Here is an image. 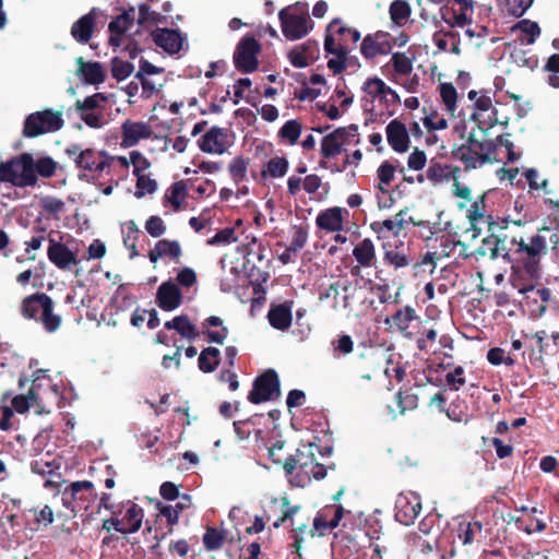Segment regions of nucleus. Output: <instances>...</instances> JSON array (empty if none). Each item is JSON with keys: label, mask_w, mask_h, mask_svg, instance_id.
Instances as JSON below:
<instances>
[{"label": "nucleus", "mask_w": 559, "mask_h": 559, "mask_svg": "<svg viewBox=\"0 0 559 559\" xmlns=\"http://www.w3.org/2000/svg\"><path fill=\"white\" fill-rule=\"evenodd\" d=\"M549 231L550 227L545 225L526 238L512 237V249L506 251L502 258L512 262L514 272L523 273L531 281H538L543 271L542 260L547 255L545 234Z\"/></svg>", "instance_id": "1"}, {"label": "nucleus", "mask_w": 559, "mask_h": 559, "mask_svg": "<svg viewBox=\"0 0 559 559\" xmlns=\"http://www.w3.org/2000/svg\"><path fill=\"white\" fill-rule=\"evenodd\" d=\"M301 510L300 506H292L290 500L284 496L282 498H272L264 507V514L262 518L266 521H273V527L278 528L285 523L289 522L292 531L295 532L294 539L295 546L300 547L302 538L300 535L307 532L308 523H297L295 515Z\"/></svg>", "instance_id": "2"}, {"label": "nucleus", "mask_w": 559, "mask_h": 559, "mask_svg": "<svg viewBox=\"0 0 559 559\" xmlns=\"http://www.w3.org/2000/svg\"><path fill=\"white\" fill-rule=\"evenodd\" d=\"M38 181L34 174L33 156L23 153L8 162L0 163V182H10L15 187H34Z\"/></svg>", "instance_id": "3"}, {"label": "nucleus", "mask_w": 559, "mask_h": 559, "mask_svg": "<svg viewBox=\"0 0 559 559\" xmlns=\"http://www.w3.org/2000/svg\"><path fill=\"white\" fill-rule=\"evenodd\" d=\"M64 153L70 158H73L78 169L88 171L97 177L105 169L109 168L115 160V157L105 151H96L94 148L82 150L79 144L69 145L66 147Z\"/></svg>", "instance_id": "4"}, {"label": "nucleus", "mask_w": 559, "mask_h": 559, "mask_svg": "<svg viewBox=\"0 0 559 559\" xmlns=\"http://www.w3.org/2000/svg\"><path fill=\"white\" fill-rule=\"evenodd\" d=\"M285 447V441L277 440L270 449H269V457L272 460L274 464L281 465L285 474L287 476L293 475L295 469L299 467L304 471L305 474H309V468H311L314 464L316 453L314 450H318V447L311 442L304 444L302 448L296 450V454L287 456L285 460L281 457H275V450H283Z\"/></svg>", "instance_id": "5"}, {"label": "nucleus", "mask_w": 559, "mask_h": 559, "mask_svg": "<svg viewBox=\"0 0 559 559\" xmlns=\"http://www.w3.org/2000/svg\"><path fill=\"white\" fill-rule=\"evenodd\" d=\"M64 126L62 112L52 109H44L29 114L23 124L24 138L33 139L46 133H53Z\"/></svg>", "instance_id": "6"}, {"label": "nucleus", "mask_w": 559, "mask_h": 559, "mask_svg": "<svg viewBox=\"0 0 559 559\" xmlns=\"http://www.w3.org/2000/svg\"><path fill=\"white\" fill-rule=\"evenodd\" d=\"M485 142L476 139L471 132L465 142L462 144H453L451 148V157L464 164V170L471 171L487 163H491V157L485 151Z\"/></svg>", "instance_id": "7"}, {"label": "nucleus", "mask_w": 559, "mask_h": 559, "mask_svg": "<svg viewBox=\"0 0 559 559\" xmlns=\"http://www.w3.org/2000/svg\"><path fill=\"white\" fill-rule=\"evenodd\" d=\"M281 395V383L274 369H266L255 377L247 399L252 404L274 401Z\"/></svg>", "instance_id": "8"}, {"label": "nucleus", "mask_w": 559, "mask_h": 559, "mask_svg": "<svg viewBox=\"0 0 559 559\" xmlns=\"http://www.w3.org/2000/svg\"><path fill=\"white\" fill-rule=\"evenodd\" d=\"M475 11L474 0H447L439 10L441 20L451 28L472 24Z\"/></svg>", "instance_id": "9"}, {"label": "nucleus", "mask_w": 559, "mask_h": 559, "mask_svg": "<svg viewBox=\"0 0 559 559\" xmlns=\"http://www.w3.org/2000/svg\"><path fill=\"white\" fill-rule=\"evenodd\" d=\"M97 495L90 480L73 481L62 492V502L73 511H88Z\"/></svg>", "instance_id": "10"}, {"label": "nucleus", "mask_w": 559, "mask_h": 559, "mask_svg": "<svg viewBox=\"0 0 559 559\" xmlns=\"http://www.w3.org/2000/svg\"><path fill=\"white\" fill-rule=\"evenodd\" d=\"M261 51L260 43L253 36H245L234 52L235 68L242 73H251L258 69V55Z\"/></svg>", "instance_id": "11"}, {"label": "nucleus", "mask_w": 559, "mask_h": 559, "mask_svg": "<svg viewBox=\"0 0 559 559\" xmlns=\"http://www.w3.org/2000/svg\"><path fill=\"white\" fill-rule=\"evenodd\" d=\"M486 219L490 234L483 239L479 253L483 255L488 254L490 259L495 260L500 255V250L506 251L504 241L507 237L497 233L507 229L509 221L502 219L499 222L493 219L491 215H488Z\"/></svg>", "instance_id": "12"}, {"label": "nucleus", "mask_w": 559, "mask_h": 559, "mask_svg": "<svg viewBox=\"0 0 559 559\" xmlns=\"http://www.w3.org/2000/svg\"><path fill=\"white\" fill-rule=\"evenodd\" d=\"M519 293L525 295V305L530 314L534 318L543 317L550 302L554 301L552 292L548 287H536L535 285L523 286Z\"/></svg>", "instance_id": "13"}, {"label": "nucleus", "mask_w": 559, "mask_h": 559, "mask_svg": "<svg viewBox=\"0 0 559 559\" xmlns=\"http://www.w3.org/2000/svg\"><path fill=\"white\" fill-rule=\"evenodd\" d=\"M282 32L289 40L299 39L312 28V21L307 15H299L289 9H283L278 13Z\"/></svg>", "instance_id": "14"}, {"label": "nucleus", "mask_w": 559, "mask_h": 559, "mask_svg": "<svg viewBox=\"0 0 559 559\" xmlns=\"http://www.w3.org/2000/svg\"><path fill=\"white\" fill-rule=\"evenodd\" d=\"M421 511V498L414 491L401 492L395 500L394 518L408 526L415 522Z\"/></svg>", "instance_id": "15"}, {"label": "nucleus", "mask_w": 559, "mask_h": 559, "mask_svg": "<svg viewBox=\"0 0 559 559\" xmlns=\"http://www.w3.org/2000/svg\"><path fill=\"white\" fill-rule=\"evenodd\" d=\"M391 35L386 32L368 34L361 41L360 52L366 59H374L377 56H386L392 50Z\"/></svg>", "instance_id": "16"}, {"label": "nucleus", "mask_w": 559, "mask_h": 559, "mask_svg": "<svg viewBox=\"0 0 559 559\" xmlns=\"http://www.w3.org/2000/svg\"><path fill=\"white\" fill-rule=\"evenodd\" d=\"M343 516L344 508L342 506H325L313 519V527H308L307 531L312 537L316 535V532H319L321 535L328 530L337 527Z\"/></svg>", "instance_id": "17"}, {"label": "nucleus", "mask_w": 559, "mask_h": 559, "mask_svg": "<svg viewBox=\"0 0 559 559\" xmlns=\"http://www.w3.org/2000/svg\"><path fill=\"white\" fill-rule=\"evenodd\" d=\"M227 130L219 127H212L198 141L202 152L209 154H223L228 147Z\"/></svg>", "instance_id": "18"}, {"label": "nucleus", "mask_w": 559, "mask_h": 559, "mask_svg": "<svg viewBox=\"0 0 559 559\" xmlns=\"http://www.w3.org/2000/svg\"><path fill=\"white\" fill-rule=\"evenodd\" d=\"M182 293L171 280L163 282L156 292V304L164 311H173L182 304Z\"/></svg>", "instance_id": "19"}, {"label": "nucleus", "mask_w": 559, "mask_h": 559, "mask_svg": "<svg viewBox=\"0 0 559 559\" xmlns=\"http://www.w3.org/2000/svg\"><path fill=\"white\" fill-rule=\"evenodd\" d=\"M47 257L49 261L60 270H69L78 263L76 254L67 245L57 241L49 236Z\"/></svg>", "instance_id": "20"}, {"label": "nucleus", "mask_w": 559, "mask_h": 559, "mask_svg": "<svg viewBox=\"0 0 559 559\" xmlns=\"http://www.w3.org/2000/svg\"><path fill=\"white\" fill-rule=\"evenodd\" d=\"M319 56V44L317 40L308 39L307 41L293 47L287 57L292 66L295 68H306L316 61Z\"/></svg>", "instance_id": "21"}, {"label": "nucleus", "mask_w": 559, "mask_h": 559, "mask_svg": "<svg viewBox=\"0 0 559 559\" xmlns=\"http://www.w3.org/2000/svg\"><path fill=\"white\" fill-rule=\"evenodd\" d=\"M151 36L157 47L170 55L178 53L185 40L179 31L170 28L158 27L151 33Z\"/></svg>", "instance_id": "22"}, {"label": "nucleus", "mask_w": 559, "mask_h": 559, "mask_svg": "<svg viewBox=\"0 0 559 559\" xmlns=\"http://www.w3.org/2000/svg\"><path fill=\"white\" fill-rule=\"evenodd\" d=\"M386 140L392 150L396 153H405L409 148V134L406 126L399 119L391 120L386 128Z\"/></svg>", "instance_id": "23"}, {"label": "nucleus", "mask_w": 559, "mask_h": 559, "mask_svg": "<svg viewBox=\"0 0 559 559\" xmlns=\"http://www.w3.org/2000/svg\"><path fill=\"white\" fill-rule=\"evenodd\" d=\"M182 248L178 240L162 239L148 251V259L156 263L159 259L168 257L173 262L180 263Z\"/></svg>", "instance_id": "24"}, {"label": "nucleus", "mask_w": 559, "mask_h": 559, "mask_svg": "<svg viewBox=\"0 0 559 559\" xmlns=\"http://www.w3.org/2000/svg\"><path fill=\"white\" fill-rule=\"evenodd\" d=\"M97 9L93 8L88 13L81 16L71 27L72 37L81 44H86L92 38L96 26Z\"/></svg>", "instance_id": "25"}, {"label": "nucleus", "mask_w": 559, "mask_h": 559, "mask_svg": "<svg viewBox=\"0 0 559 559\" xmlns=\"http://www.w3.org/2000/svg\"><path fill=\"white\" fill-rule=\"evenodd\" d=\"M122 146L131 147L139 143L141 139H148L152 135L151 128L144 122H134L127 120L121 126Z\"/></svg>", "instance_id": "26"}, {"label": "nucleus", "mask_w": 559, "mask_h": 559, "mask_svg": "<svg viewBox=\"0 0 559 559\" xmlns=\"http://www.w3.org/2000/svg\"><path fill=\"white\" fill-rule=\"evenodd\" d=\"M525 341L527 342L528 359L532 364L542 362L543 355L547 353V340L549 337L545 330L535 333H524Z\"/></svg>", "instance_id": "27"}, {"label": "nucleus", "mask_w": 559, "mask_h": 559, "mask_svg": "<svg viewBox=\"0 0 559 559\" xmlns=\"http://www.w3.org/2000/svg\"><path fill=\"white\" fill-rule=\"evenodd\" d=\"M292 305L293 301H285L271 306L267 320L272 328L280 331H286L290 328L293 321Z\"/></svg>", "instance_id": "28"}, {"label": "nucleus", "mask_w": 559, "mask_h": 559, "mask_svg": "<svg viewBox=\"0 0 559 559\" xmlns=\"http://www.w3.org/2000/svg\"><path fill=\"white\" fill-rule=\"evenodd\" d=\"M343 212L348 213L338 206L321 211L316 218L317 226L326 231L342 230L344 223Z\"/></svg>", "instance_id": "29"}, {"label": "nucleus", "mask_w": 559, "mask_h": 559, "mask_svg": "<svg viewBox=\"0 0 559 559\" xmlns=\"http://www.w3.org/2000/svg\"><path fill=\"white\" fill-rule=\"evenodd\" d=\"M76 63L79 64L76 74L81 75L84 79L85 83L91 85H98L105 82L106 74L100 62H85L82 57H79L76 59Z\"/></svg>", "instance_id": "30"}, {"label": "nucleus", "mask_w": 559, "mask_h": 559, "mask_svg": "<svg viewBox=\"0 0 559 559\" xmlns=\"http://www.w3.org/2000/svg\"><path fill=\"white\" fill-rule=\"evenodd\" d=\"M47 294L35 293L31 296L25 297L21 304V314L25 319H33L38 322L41 316V305L45 304Z\"/></svg>", "instance_id": "31"}, {"label": "nucleus", "mask_w": 559, "mask_h": 559, "mask_svg": "<svg viewBox=\"0 0 559 559\" xmlns=\"http://www.w3.org/2000/svg\"><path fill=\"white\" fill-rule=\"evenodd\" d=\"M164 326L167 330H175L187 340H195L199 336L195 325L186 314H180L175 317L173 320L166 321Z\"/></svg>", "instance_id": "32"}, {"label": "nucleus", "mask_w": 559, "mask_h": 559, "mask_svg": "<svg viewBox=\"0 0 559 559\" xmlns=\"http://www.w3.org/2000/svg\"><path fill=\"white\" fill-rule=\"evenodd\" d=\"M344 129H335L333 132L323 136L321 141V155L324 158H333L343 152L341 141Z\"/></svg>", "instance_id": "33"}, {"label": "nucleus", "mask_w": 559, "mask_h": 559, "mask_svg": "<svg viewBox=\"0 0 559 559\" xmlns=\"http://www.w3.org/2000/svg\"><path fill=\"white\" fill-rule=\"evenodd\" d=\"M41 316L38 320L48 333L56 332L62 323V319L59 314L53 313V300L47 295L45 304L41 305Z\"/></svg>", "instance_id": "34"}, {"label": "nucleus", "mask_w": 559, "mask_h": 559, "mask_svg": "<svg viewBox=\"0 0 559 559\" xmlns=\"http://www.w3.org/2000/svg\"><path fill=\"white\" fill-rule=\"evenodd\" d=\"M179 498L180 501L176 506H163L158 503L159 514L166 518L170 526L176 525L181 512L191 506V497L188 493H183Z\"/></svg>", "instance_id": "35"}, {"label": "nucleus", "mask_w": 559, "mask_h": 559, "mask_svg": "<svg viewBox=\"0 0 559 559\" xmlns=\"http://www.w3.org/2000/svg\"><path fill=\"white\" fill-rule=\"evenodd\" d=\"M353 255L361 266H371L376 260V249L372 240L365 238L358 242L353 249Z\"/></svg>", "instance_id": "36"}, {"label": "nucleus", "mask_w": 559, "mask_h": 559, "mask_svg": "<svg viewBox=\"0 0 559 559\" xmlns=\"http://www.w3.org/2000/svg\"><path fill=\"white\" fill-rule=\"evenodd\" d=\"M289 168V163L286 157H273L271 158L261 170V178L263 180L271 178H282L284 177Z\"/></svg>", "instance_id": "37"}, {"label": "nucleus", "mask_w": 559, "mask_h": 559, "mask_svg": "<svg viewBox=\"0 0 559 559\" xmlns=\"http://www.w3.org/2000/svg\"><path fill=\"white\" fill-rule=\"evenodd\" d=\"M221 364V352L216 347H206L199 355V369L204 373L213 372Z\"/></svg>", "instance_id": "38"}, {"label": "nucleus", "mask_w": 559, "mask_h": 559, "mask_svg": "<svg viewBox=\"0 0 559 559\" xmlns=\"http://www.w3.org/2000/svg\"><path fill=\"white\" fill-rule=\"evenodd\" d=\"M143 516L144 512L141 507H139L136 503H131L129 506L126 511V515L122 519L123 522L126 521L128 523V525H126L127 534L136 533L141 528Z\"/></svg>", "instance_id": "39"}, {"label": "nucleus", "mask_w": 559, "mask_h": 559, "mask_svg": "<svg viewBox=\"0 0 559 559\" xmlns=\"http://www.w3.org/2000/svg\"><path fill=\"white\" fill-rule=\"evenodd\" d=\"M204 326H222L219 331H204L203 333L207 336V338L216 344L222 345L226 337L228 336V329L226 326H223V320L219 317L211 316L203 322Z\"/></svg>", "instance_id": "40"}, {"label": "nucleus", "mask_w": 559, "mask_h": 559, "mask_svg": "<svg viewBox=\"0 0 559 559\" xmlns=\"http://www.w3.org/2000/svg\"><path fill=\"white\" fill-rule=\"evenodd\" d=\"M226 539V532L209 526L203 535V545L207 551L218 550L223 547Z\"/></svg>", "instance_id": "41"}, {"label": "nucleus", "mask_w": 559, "mask_h": 559, "mask_svg": "<svg viewBox=\"0 0 559 559\" xmlns=\"http://www.w3.org/2000/svg\"><path fill=\"white\" fill-rule=\"evenodd\" d=\"M59 468L60 464L55 459H49L48 454L31 462V471L41 476L53 475Z\"/></svg>", "instance_id": "42"}, {"label": "nucleus", "mask_w": 559, "mask_h": 559, "mask_svg": "<svg viewBox=\"0 0 559 559\" xmlns=\"http://www.w3.org/2000/svg\"><path fill=\"white\" fill-rule=\"evenodd\" d=\"M389 12L393 23L403 25L411 16L412 8L405 0H394L390 5Z\"/></svg>", "instance_id": "43"}, {"label": "nucleus", "mask_w": 559, "mask_h": 559, "mask_svg": "<svg viewBox=\"0 0 559 559\" xmlns=\"http://www.w3.org/2000/svg\"><path fill=\"white\" fill-rule=\"evenodd\" d=\"M249 166V158L243 156L235 157L228 165V171L236 185L247 180V170Z\"/></svg>", "instance_id": "44"}, {"label": "nucleus", "mask_w": 559, "mask_h": 559, "mask_svg": "<svg viewBox=\"0 0 559 559\" xmlns=\"http://www.w3.org/2000/svg\"><path fill=\"white\" fill-rule=\"evenodd\" d=\"M187 195V185L183 180L176 181L171 185V187L167 190L165 194V199L169 202L175 211L180 210L181 200Z\"/></svg>", "instance_id": "45"}, {"label": "nucleus", "mask_w": 559, "mask_h": 559, "mask_svg": "<svg viewBox=\"0 0 559 559\" xmlns=\"http://www.w3.org/2000/svg\"><path fill=\"white\" fill-rule=\"evenodd\" d=\"M130 27L124 23V16H117L114 19L108 26L110 32L109 45L112 47H120L123 34Z\"/></svg>", "instance_id": "46"}, {"label": "nucleus", "mask_w": 559, "mask_h": 559, "mask_svg": "<svg viewBox=\"0 0 559 559\" xmlns=\"http://www.w3.org/2000/svg\"><path fill=\"white\" fill-rule=\"evenodd\" d=\"M108 97L104 93H95L91 96L85 97L83 100L78 99L75 102L76 111H96L102 107V104L106 103Z\"/></svg>", "instance_id": "47"}, {"label": "nucleus", "mask_w": 559, "mask_h": 559, "mask_svg": "<svg viewBox=\"0 0 559 559\" xmlns=\"http://www.w3.org/2000/svg\"><path fill=\"white\" fill-rule=\"evenodd\" d=\"M362 91L371 96L372 99L379 98L382 100L385 92H390V86L379 78H370L364 83Z\"/></svg>", "instance_id": "48"}, {"label": "nucleus", "mask_w": 559, "mask_h": 559, "mask_svg": "<svg viewBox=\"0 0 559 559\" xmlns=\"http://www.w3.org/2000/svg\"><path fill=\"white\" fill-rule=\"evenodd\" d=\"M384 261L395 269H401L409 265L411 260L405 253L403 245L395 247L394 249L385 250Z\"/></svg>", "instance_id": "49"}, {"label": "nucleus", "mask_w": 559, "mask_h": 559, "mask_svg": "<svg viewBox=\"0 0 559 559\" xmlns=\"http://www.w3.org/2000/svg\"><path fill=\"white\" fill-rule=\"evenodd\" d=\"M301 123L296 119H292L286 121L280 129L278 136L287 140L289 144H296L301 134Z\"/></svg>", "instance_id": "50"}, {"label": "nucleus", "mask_w": 559, "mask_h": 559, "mask_svg": "<svg viewBox=\"0 0 559 559\" xmlns=\"http://www.w3.org/2000/svg\"><path fill=\"white\" fill-rule=\"evenodd\" d=\"M513 29H520L527 37L526 39H521L522 43L527 45H532L535 43L536 38L540 35V27L536 22L530 20H522L515 24Z\"/></svg>", "instance_id": "51"}, {"label": "nucleus", "mask_w": 559, "mask_h": 559, "mask_svg": "<svg viewBox=\"0 0 559 559\" xmlns=\"http://www.w3.org/2000/svg\"><path fill=\"white\" fill-rule=\"evenodd\" d=\"M336 58H332L328 61V68L334 74H341L347 68V59H348V49L340 44L337 46V52L334 53Z\"/></svg>", "instance_id": "52"}, {"label": "nucleus", "mask_w": 559, "mask_h": 559, "mask_svg": "<svg viewBox=\"0 0 559 559\" xmlns=\"http://www.w3.org/2000/svg\"><path fill=\"white\" fill-rule=\"evenodd\" d=\"M34 174L44 178H50L56 174L57 163L49 156L38 158L36 162L33 159Z\"/></svg>", "instance_id": "53"}, {"label": "nucleus", "mask_w": 559, "mask_h": 559, "mask_svg": "<svg viewBox=\"0 0 559 559\" xmlns=\"http://www.w3.org/2000/svg\"><path fill=\"white\" fill-rule=\"evenodd\" d=\"M440 96L447 110L453 114L456 109L457 93L452 83H441Z\"/></svg>", "instance_id": "54"}, {"label": "nucleus", "mask_w": 559, "mask_h": 559, "mask_svg": "<svg viewBox=\"0 0 559 559\" xmlns=\"http://www.w3.org/2000/svg\"><path fill=\"white\" fill-rule=\"evenodd\" d=\"M396 401L401 414H404L406 411H414L418 407V395L408 390H400L396 393Z\"/></svg>", "instance_id": "55"}, {"label": "nucleus", "mask_w": 559, "mask_h": 559, "mask_svg": "<svg viewBox=\"0 0 559 559\" xmlns=\"http://www.w3.org/2000/svg\"><path fill=\"white\" fill-rule=\"evenodd\" d=\"M166 16L159 12L152 11L150 7L145 3L139 7V19L138 23L140 25H145L147 23L151 24H159L166 22Z\"/></svg>", "instance_id": "56"}, {"label": "nucleus", "mask_w": 559, "mask_h": 559, "mask_svg": "<svg viewBox=\"0 0 559 559\" xmlns=\"http://www.w3.org/2000/svg\"><path fill=\"white\" fill-rule=\"evenodd\" d=\"M415 319V310L412 307H405L397 310L393 317V324L402 332L409 328L411 322Z\"/></svg>", "instance_id": "57"}, {"label": "nucleus", "mask_w": 559, "mask_h": 559, "mask_svg": "<svg viewBox=\"0 0 559 559\" xmlns=\"http://www.w3.org/2000/svg\"><path fill=\"white\" fill-rule=\"evenodd\" d=\"M133 64L118 57L111 60V74L117 81L126 80L133 72Z\"/></svg>", "instance_id": "58"}, {"label": "nucleus", "mask_w": 559, "mask_h": 559, "mask_svg": "<svg viewBox=\"0 0 559 559\" xmlns=\"http://www.w3.org/2000/svg\"><path fill=\"white\" fill-rule=\"evenodd\" d=\"M237 237L235 236L234 227H226L218 230L213 237L206 240L210 246H225L231 242H236Z\"/></svg>", "instance_id": "59"}, {"label": "nucleus", "mask_w": 559, "mask_h": 559, "mask_svg": "<svg viewBox=\"0 0 559 559\" xmlns=\"http://www.w3.org/2000/svg\"><path fill=\"white\" fill-rule=\"evenodd\" d=\"M156 190V180L150 178L145 174L136 176V191L134 193L135 198L141 199L145 195V193L151 194L154 193Z\"/></svg>", "instance_id": "60"}, {"label": "nucleus", "mask_w": 559, "mask_h": 559, "mask_svg": "<svg viewBox=\"0 0 559 559\" xmlns=\"http://www.w3.org/2000/svg\"><path fill=\"white\" fill-rule=\"evenodd\" d=\"M391 61L393 69L397 74L407 75L413 70L411 59L403 52L393 53Z\"/></svg>", "instance_id": "61"}, {"label": "nucleus", "mask_w": 559, "mask_h": 559, "mask_svg": "<svg viewBox=\"0 0 559 559\" xmlns=\"http://www.w3.org/2000/svg\"><path fill=\"white\" fill-rule=\"evenodd\" d=\"M166 224L162 217L157 215L150 216L145 222V230L153 238H158L166 233Z\"/></svg>", "instance_id": "62"}, {"label": "nucleus", "mask_w": 559, "mask_h": 559, "mask_svg": "<svg viewBox=\"0 0 559 559\" xmlns=\"http://www.w3.org/2000/svg\"><path fill=\"white\" fill-rule=\"evenodd\" d=\"M332 346L335 354L347 356L354 350V341L350 335L343 334L332 342Z\"/></svg>", "instance_id": "63"}, {"label": "nucleus", "mask_w": 559, "mask_h": 559, "mask_svg": "<svg viewBox=\"0 0 559 559\" xmlns=\"http://www.w3.org/2000/svg\"><path fill=\"white\" fill-rule=\"evenodd\" d=\"M465 370L462 366H457L453 371L445 374L447 385L454 391H459L465 383Z\"/></svg>", "instance_id": "64"}]
</instances>
